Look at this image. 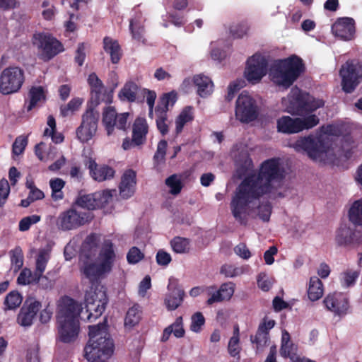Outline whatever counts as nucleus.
<instances>
[{
  "label": "nucleus",
  "mask_w": 362,
  "mask_h": 362,
  "mask_svg": "<svg viewBox=\"0 0 362 362\" xmlns=\"http://www.w3.org/2000/svg\"><path fill=\"white\" fill-rule=\"evenodd\" d=\"M170 244L172 250L177 254L187 253L190 250V240L186 238L175 236Z\"/></svg>",
  "instance_id": "ea45409f"
},
{
  "label": "nucleus",
  "mask_w": 362,
  "mask_h": 362,
  "mask_svg": "<svg viewBox=\"0 0 362 362\" xmlns=\"http://www.w3.org/2000/svg\"><path fill=\"white\" fill-rule=\"evenodd\" d=\"M194 119L193 108L186 106L175 119V133L179 134L182 132L184 126Z\"/></svg>",
  "instance_id": "e433bc0d"
},
{
  "label": "nucleus",
  "mask_w": 362,
  "mask_h": 362,
  "mask_svg": "<svg viewBox=\"0 0 362 362\" xmlns=\"http://www.w3.org/2000/svg\"><path fill=\"white\" fill-rule=\"evenodd\" d=\"M193 81L197 88V93L200 97H207L213 92L214 84L208 76L202 74L197 75L194 77Z\"/></svg>",
  "instance_id": "72a5a7b5"
},
{
  "label": "nucleus",
  "mask_w": 362,
  "mask_h": 362,
  "mask_svg": "<svg viewBox=\"0 0 362 362\" xmlns=\"http://www.w3.org/2000/svg\"><path fill=\"white\" fill-rule=\"evenodd\" d=\"M28 144V138L24 136H18L12 146V153L14 155L18 156L23 153Z\"/></svg>",
  "instance_id": "bf43d9fd"
},
{
  "label": "nucleus",
  "mask_w": 362,
  "mask_h": 362,
  "mask_svg": "<svg viewBox=\"0 0 362 362\" xmlns=\"http://www.w3.org/2000/svg\"><path fill=\"white\" fill-rule=\"evenodd\" d=\"M334 35L343 40H351L355 34V21L350 17H341L337 19L332 26Z\"/></svg>",
  "instance_id": "412c9836"
},
{
  "label": "nucleus",
  "mask_w": 362,
  "mask_h": 362,
  "mask_svg": "<svg viewBox=\"0 0 362 362\" xmlns=\"http://www.w3.org/2000/svg\"><path fill=\"white\" fill-rule=\"evenodd\" d=\"M156 260L158 265L166 267L172 261L171 255L163 250H159L156 255Z\"/></svg>",
  "instance_id": "338daca9"
},
{
  "label": "nucleus",
  "mask_w": 362,
  "mask_h": 362,
  "mask_svg": "<svg viewBox=\"0 0 362 362\" xmlns=\"http://www.w3.org/2000/svg\"><path fill=\"white\" fill-rule=\"evenodd\" d=\"M41 278L47 279L46 276L38 274L36 270L33 272L30 269L24 268L18 276L17 282L21 285L37 284Z\"/></svg>",
  "instance_id": "4c0bfd02"
},
{
  "label": "nucleus",
  "mask_w": 362,
  "mask_h": 362,
  "mask_svg": "<svg viewBox=\"0 0 362 362\" xmlns=\"http://www.w3.org/2000/svg\"><path fill=\"white\" fill-rule=\"evenodd\" d=\"M136 173L133 170H127L121 178L119 194L124 199L131 197L135 192Z\"/></svg>",
  "instance_id": "393cba45"
},
{
  "label": "nucleus",
  "mask_w": 362,
  "mask_h": 362,
  "mask_svg": "<svg viewBox=\"0 0 362 362\" xmlns=\"http://www.w3.org/2000/svg\"><path fill=\"white\" fill-rule=\"evenodd\" d=\"M205 324V318L201 312H197L191 317L190 329L196 333L202 331Z\"/></svg>",
  "instance_id": "5fc2aeb1"
},
{
  "label": "nucleus",
  "mask_w": 362,
  "mask_h": 362,
  "mask_svg": "<svg viewBox=\"0 0 362 362\" xmlns=\"http://www.w3.org/2000/svg\"><path fill=\"white\" fill-rule=\"evenodd\" d=\"M112 198L110 190L95 192L92 194L78 196L75 202L76 206L83 209L95 210L104 207Z\"/></svg>",
  "instance_id": "dca6fc26"
},
{
  "label": "nucleus",
  "mask_w": 362,
  "mask_h": 362,
  "mask_svg": "<svg viewBox=\"0 0 362 362\" xmlns=\"http://www.w3.org/2000/svg\"><path fill=\"white\" fill-rule=\"evenodd\" d=\"M107 298L105 291H90L85 294L86 308L89 313L88 319H97L105 311L107 303Z\"/></svg>",
  "instance_id": "f3484780"
},
{
  "label": "nucleus",
  "mask_w": 362,
  "mask_h": 362,
  "mask_svg": "<svg viewBox=\"0 0 362 362\" xmlns=\"http://www.w3.org/2000/svg\"><path fill=\"white\" fill-rule=\"evenodd\" d=\"M155 112L156 115V126L160 132V133L165 136L168 133L169 128L168 124H167L168 120V115L167 112L164 111H157L156 109H155Z\"/></svg>",
  "instance_id": "a18cd8bd"
},
{
  "label": "nucleus",
  "mask_w": 362,
  "mask_h": 362,
  "mask_svg": "<svg viewBox=\"0 0 362 362\" xmlns=\"http://www.w3.org/2000/svg\"><path fill=\"white\" fill-rule=\"evenodd\" d=\"M323 303L328 310L339 316L346 315L350 308L347 295L341 292L329 293L324 298Z\"/></svg>",
  "instance_id": "6ab92c4d"
},
{
  "label": "nucleus",
  "mask_w": 362,
  "mask_h": 362,
  "mask_svg": "<svg viewBox=\"0 0 362 362\" xmlns=\"http://www.w3.org/2000/svg\"><path fill=\"white\" fill-rule=\"evenodd\" d=\"M40 219V216L37 214L25 216L19 221L18 229L22 232L27 231L32 225L38 223Z\"/></svg>",
  "instance_id": "6e6d98bb"
},
{
  "label": "nucleus",
  "mask_w": 362,
  "mask_h": 362,
  "mask_svg": "<svg viewBox=\"0 0 362 362\" xmlns=\"http://www.w3.org/2000/svg\"><path fill=\"white\" fill-rule=\"evenodd\" d=\"M30 103L27 110H32L38 102L45 100L46 95L42 86H33L29 90Z\"/></svg>",
  "instance_id": "58836bf2"
},
{
  "label": "nucleus",
  "mask_w": 362,
  "mask_h": 362,
  "mask_svg": "<svg viewBox=\"0 0 362 362\" xmlns=\"http://www.w3.org/2000/svg\"><path fill=\"white\" fill-rule=\"evenodd\" d=\"M272 204L269 202L259 204L258 206V216L259 218L264 222L269 221L272 214Z\"/></svg>",
  "instance_id": "680f3d73"
},
{
  "label": "nucleus",
  "mask_w": 362,
  "mask_h": 362,
  "mask_svg": "<svg viewBox=\"0 0 362 362\" xmlns=\"http://www.w3.org/2000/svg\"><path fill=\"white\" fill-rule=\"evenodd\" d=\"M140 320L141 311L139 310V306L134 305L127 310L124 319V325L125 326L132 327L137 325Z\"/></svg>",
  "instance_id": "37998d69"
},
{
  "label": "nucleus",
  "mask_w": 362,
  "mask_h": 362,
  "mask_svg": "<svg viewBox=\"0 0 362 362\" xmlns=\"http://www.w3.org/2000/svg\"><path fill=\"white\" fill-rule=\"evenodd\" d=\"M296 347L294 344L291 341L290 334L288 332L284 331L281 337V344L280 347V355L283 358H289L291 361L295 362L296 360Z\"/></svg>",
  "instance_id": "473e14b6"
},
{
  "label": "nucleus",
  "mask_w": 362,
  "mask_h": 362,
  "mask_svg": "<svg viewBox=\"0 0 362 362\" xmlns=\"http://www.w3.org/2000/svg\"><path fill=\"white\" fill-rule=\"evenodd\" d=\"M286 177L280 159L272 158L264 160L257 175H250L238 185L233 197L230 207L235 219L241 225L248 222V208L254 200L264 195L276 199L285 197L279 189L283 187Z\"/></svg>",
  "instance_id": "f257e3e1"
},
{
  "label": "nucleus",
  "mask_w": 362,
  "mask_h": 362,
  "mask_svg": "<svg viewBox=\"0 0 362 362\" xmlns=\"http://www.w3.org/2000/svg\"><path fill=\"white\" fill-rule=\"evenodd\" d=\"M170 293L166 295L165 298V305L168 310H175L182 303L185 292L182 289L179 288L176 283L170 282L168 286Z\"/></svg>",
  "instance_id": "a878e982"
},
{
  "label": "nucleus",
  "mask_w": 362,
  "mask_h": 362,
  "mask_svg": "<svg viewBox=\"0 0 362 362\" xmlns=\"http://www.w3.org/2000/svg\"><path fill=\"white\" fill-rule=\"evenodd\" d=\"M100 237L96 233L88 235L82 243L80 253V258L87 261L95 257L98 246Z\"/></svg>",
  "instance_id": "bb28decb"
},
{
  "label": "nucleus",
  "mask_w": 362,
  "mask_h": 362,
  "mask_svg": "<svg viewBox=\"0 0 362 362\" xmlns=\"http://www.w3.org/2000/svg\"><path fill=\"white\" fill-rule=\"evenodd\" d=\"M88 83L90 86L91 99L94 100L96 106L102 101H105L106 103H110L112 102V100L108 95L106 97V100L100 98V95L104 90V86L102 81L98 77L95 73H91L88 76Z\"/></svg>",
  "instance_id": "cd10ccee"
},
{
  "label": "nucleus",
  "mask_w": 362,
  "mask_h": 362,
  "mask_svg": "<svg viewBox=\"0 0 362 362\" xmlns=\"http://www.w3.org/2000/svg\"><path fill=\"white\" fill-rule=\"evenodd\" d=\"M129 116L128 112L118 114L112 106L105 107L102 113V123L107 134L108 136L112 135L115 128L125 131Z\"/></svg>",
  "instance_id": "2eb2a0df"
},
{
  "label": "nucleus",
  "mask_w": 362,
  "mask_h": 362,
  "mask_svg": "<svg viewBox=\"0 0 362 362\" xmlns=\"http://www.w3.org/2000/svg\"><path fill=\"white\" fill-rule=\"evenodd\" d=\"M148 126L144 118L138 117L132 127V139L134 146H141L146 141Z\"/></svg>",
  "instance_id": "c85d7f7f"
},
{
  "label": "nucleus",
  "mask_w": 362,
  "mask_h": 362,
  "mask_svg": "<svg viewBox=\"0 0 362 362\" xmlns=\"http://www.w3.org/2000/svg\"><path fill=\"white\" fill-rule=\"evenodd\" d=\"M305 66L302 59L292 55L284 59L274 61L269 69L271 80L284 88H289L304 72Z\"/></svg>",
  "instance_id": "20e7f679"
},
{
  "label": "nucleus",
  "mask_w": 362,
  "mask_h": 362,
  "mask_svg": "<svg viewBox=\"0 0 362 362\" xmlns=\"http://www.w3.org/2000/svg\"><path fill=\"white\" fill-rule=\"evenodd\" d=\"M74 204L70 209L60 214L57 224L63 230L76 229L82 226L89 223L93 218L90 211L78 210Z\"/></svg>",
  "instance_id": "1a4fd4ad"
},
{
  "label": "nucleus",
  "mask_w": 362,
  "mask_h": 362,
  "mask_svg": "<svg viewBox=\"0 0 362 362\" xmlns=\"http://www.w3.org/2000/svg\"><path fill=\"white\" fill-rule=\"evenodd\" d=\"M323 291L322 281L317 276L310 277L308 289L309 299L312 301L317 300L322 296Z\"/></svg>",
  "instance_id": "c9c22d12"
},
{
  "label": "nucleus",
  "mask_w": 362,
  "mask_h": 362,
  "mask_svg": "<svg viewBox=\"0 0 362 362\" xmlns=\"http://www.w3.org/2000/svg\"><path fill=\"white\" fill-rule=\"evenodd\" d=\"M168 143L165 140H160L157 145V150L154 154L155 162L159 163L165 160Z\"/></svg>",
  "instance_id": "0e129e2a"
},
{
  "label": "nucleus",
  "mask_w": 362,
  "mask_h": 362,
  "mask_svg": "<svg viewBox=\"0 0 362 362\" xmlns=\"http://www.w3.org/2000/svg\"><path fill=\"white\" fill-rule=\"evenodd\" d=\"M267 71V59L261 54L256 53L247 59L244 76L249 83L256 84L262 80Z\"/></svg>",
  "instance_id": "4468645a"
},
{
  "label": "nucleus",
  "mask_w": 362,
  "mask_h": 362,
  "mask_svg": "<svg viewBox=\"0 0 362 362\" xmlns=\"http://www.w3.org/2000/svg\"><path fill=\"white\" fill-rule=\"evenodd\" d=\"M235 284L233 282H226L221 285L219 289L214 293L207 300L208 305H212L216 302L223 300H229L235 291Z\"/></svg>",
  "instance_id": "7c9ffc66"
},
{
  "label": "nucleus",
  "mask_w": 362,
  "mask_h": 362,
  "mask_svg": "<svg viewBox=\"0 0 362 362\" xmlns=\"http://www.w3.org/2000/svg\"><path fill=\"white\" fill-rule=\"evenodd\" d=\"M361 233L355 228L341 224L336 231L335 241L339 246L348 247L361 243Z\"/></svg>",
  "instance_id": "aec40b11"
},
{
  "label": "nucleus",
  "mask_w": 362,
  "mask_h": 362,
  "mask_svg": "<svg viewBox=\"0 0 362 362\" xmlns=\"http://www.w3.org/2000/svg\"><path fill=\"white\" fill-rule=\"evenodd\" d=\"M11 262L18 269L22 267L23 264V254L20 247H16L10 251Z\"/></svg>",
  "instance_id": "13d9d810"
},
{
  "label": "nucleus",
  "mask_w": 362,
  "mask_h": 362,
  "mask_svg": "<svg viewBox=\"0 0 362 362\" xmlns=\"http://www.w3.org/2000/svg\"><path fill=\"white\" fill-rule=\"evenodd\" d=\"M300 122V118L283 116L277 120L278 132L288 134L298 133L301 132Z\"/></svg>",
  "instance_id": "c756f323"
},
{
  "label": "nucleus",
  "mask_w": 362,
  "mask_h": 362,
  "mask_svg": "<svg viewBox=\"0 0 362 362\" xmlns=\"http://www.w3.org/2000/svg\"><path fill=\"white\" fill-rule=\"evenodd\" d=\"M349 221L356 226H362V198L354 201L348 211Z\"/></svg>",
  "instance_id": "f704fd0d"
},
{
  "label": "nucleus",
  "mask_w": 362,
  "mask_h": 362,
  "mask_svg": "<svg viewBox=\"0 0 362 362\" xmlns=\"http://www.w3.org/2000/svg\"><path fill=\"white\" fill-rule=\"evenodd\" d=\"M89 340L84 347V357L91 362L107 359L114 353L115 344L107 329L106 320L88 326Z\"/></svg>",
  "instance_id": "7ed1b4c3"
},
{
  "label": "nucleus",
  "mask_w": 362,
  "mask_h": 362,
  "mask_svg": "<svg viewBox=\"0 0 362 362\" xmlns=\"http://www.w3.org/2000/svg\"><path fill=\"white\" fill-rule=\"evenodd\" d=\"M100 113L93 105H88L81 115L80 125L76 129L77 139L83 143H88L96 134Z\"/></svg>",
  "instance_id": "6e6552de"
},
{
  "label": "nucleus",
  "mask_w": 362,
  "mask_h": 362,
  "mask_svg": "<svg viewBox=\"0 0 362 362\" xmlns=\"http://www.w3.org/2000/svg\"><path fill=\"white\" fill-rule=\"evenodd\" d=\"M81 305L72 298H60L57 308L58 334L59 340L65 344L74 342L80 331L79 317Z\"/></svg>",
  "instance_id": "f03ea898"
},
{
  "label": "nucleus",
  "mask_w": 362,
  "mask_h": 362,
  "mask_svg": "<svg viewBox=\"0 0 362 362\" xmlns=\"http://www.w3.org/2000/svg\"><path fill=\"white\" fill-rule=\"evenodd\" d=\"M103 49L106 53L110 54L112 64H117L120 61L122 52L117 40L106 36L103 38Z\"/></svg>",
  "instance_id": "2f4dec72"
},
{
  "label": "nucleus",
  "mask_w": 362,
  "mask_h": 362,
  "mask_svg": "<svg viewBox=\"0 0 362 362\" xmlns=\"http://www.w3.org/2000/svg\"><path fill=\"white\" fill-rule=\"evenodd\" d=\"M41 306V303L38 300L33 299L26 300L18 315V322L21 326H30Z\"/></svg>",
  "instance_id": "4be33fe9"
},
{
  "label": "nucleus",
  "mask_w": 362,
  "mask_h": 362,
  "mask_svg": "<svg viewBox=\"0 0 362 362\" xmlns=\"http://www.w3.org/2000/svg\"><path fill=\"white\" fill-rule=\"evenodd\" d=\"M144 252H142L139 247L133 246L129 250L127 254V260L130 264H136L144 259Z\"/></svg>",
  "instance_id": "864d4df0"
},
{
  "label": "nucleus",
  "mask_w": 362,
  "mask_h": 362,
  "mask_svg": "<svg viewBox=\"0 0 362 362\" xmlns=\"http://www.w3.org/2000/svg\"><path fill=\"white\" fill-rule=\"evenodd\" d=\"M25 82L24 71L18 66H8L0 74V93L11 95L18 92Z\"/></svg>",
  "instance_id": "9b49d317"
},
{
  "label": "nucleus",
  "mask_w": 362,
  "mask_h": 362,
  "mask_svg": "<svg viewBox=\"0 0 362 362\" xmlns=\"http://www.w3.org/2000/svg\"><path fill=\"white\" fill-rule=\"evenodd\" d=\"M220 272L226 277L233 278L243 274L244 273V269L243 267H238L233 264H225L221 267Z\"/></svg>",
  "instance_id": "3c124183"
},
{
  "label": "nucleus",
  "mask_w": 362,
  "mask_h": 362,
  "mask_svg": "<svg viewBox=\"0 0 362 362\" xmlns=\"http://www.w3.org/2000/svg\"><path fill=\"white\" fill-rule=\"evenodd\" d=\"M341 89L345 93H352L362 81V63L348 60L339 71Z\"/></svg>",
  "instance_id": "9d476101"
},
{
  "label": "nucleus",
  "mask_w": 362,
  "mask_h": 362,
  "mask_svg": "<svg viewBox=\"0 0 362 362\" xmlns=\"http://www.w3.org/2000/svg\"><path fill=\"white\" fill-rule=\"evenodd\" d=\"M287 112L291 115L305 116L324 105L322 100H316L298 87L292 88L287 96Z\"/></svg>",
  "instance_id": "423d86ee"
},
{
  "label": "nucleus",
  "mask_w": 362,
  "mask_h": 362,
  "mask_svg": "<svg viewBox=\"0 0 362 362\" xmlns=\"http://www.w3.org/2000/svg\"><path fill=\"white\" fill-rule=\"evenodd\" d=\"M86 47L83 42L78 45L77 49L75 53L74 60L78 66H81L86 59Z\"/></svg>",
  "instance_id": "774afa93"
},
{
  "label": "nucleus",
  "mask_w": 362,
  "mask_h": 362,
  "mask_svg": "<svg viewBox=\"0 0 362 362\" xmlns=\"http://www.w3.org/2000/svg\"><path fill=\"white\" fill-rule=\"evenodd\" d=\"M65 181L62 178L55 177L49 180V186L52 189V198L54 201H59L64 198L62 189L65 186Z\"/></svg>",
  "instance_id": "a19ab883"
},
{
  "label": "nucleus",
  "mask_w": 362,
  "mask_h": 362,
  "mask_svg": "<svg viewBox=\"0 0 362 362\" xmlns=\"http://www.w3.org/2000/svg\"><path fill=\"white\" fill-rule=\"evenodd\" d=\"M259 110L256 100L247 91H243L238 95L235 103V115L240 122L247 124L256 120Z\"/></svg>",
  "instance_id": "f8f14e48"
},
{
  "label": "nucleus",
  "mask_w": 362,
  "mask_h": 362,
  "mask_svg": "<svg viewBox=\"0 0 362 362\" xmlns=\"http://www.w3.org/2000/svg\"><path fill=\"white\" fill-rule=\"evenodd\" d=\"M32 42L37 49L39 59L45 62L50 61L64 50V45L59 40L46 33H35Z\"/></svg>",
  "instance_id": "0eeeda50"
},
{
  "label": "nucleus",
  "mask_w": 362,
  "mask_h": 362,
  "mask_svg": "<svg viewBox=\"0 0 362 362\" xmlns=\"http://www.w3.org/2000/svg\"><path fill=\"white\" fill-rule=\"evenodd\" d=\"M10 186L9 183L5 178L0 180V207L3 206L9 195Z\"/></svg>",
  "instance_id": "e2e57ef3"
},
{
  "label": "nucleus",
  "mask_w": 362,
  "mask_h": 362,
  "mask_svg": "<svg viewBox=\"0 0 362 362\" xmlns=\"http://www.w3.org/2000/svg\"><path fill=\"white\" fill-rule=\"evenodd\" d=\"M115 257L113 243L110 240H105L99 254L100 263L84 262L81 270L86 277L93 282L112 270Z\"/></svg>",
  "instance_id": "39448f33"
},
{
  "label": "nucleus",
  "mask_w": 362,
  "mask_h": 362,
  "mask_svg": "<svg viewBox=\"0 0 362 362\" xmlns=\"http://www.w3.org/2000/svg\"><path fill=\"white\" fill-rule=\"evenodd\" d=\"M249 30V25L247 22L243 21L230 27V33L233 38H242L245 35Z\"/></svg>",
  "instance_id": "603ef678"
},
{
  "label": "nucleus",
  "mask_w": 362,
  "mask_h": 362,
  "mask_svg": "<svg viewBox=\"0 0 362 362\" xmlns=\"http://www.w3.org/2000/svg\"><path fill=\"white\" fill-rule=\"evenodd\" d=\"M293 148L298 152H305L310 159L315 161H321L327 153L325 141L313 135L300 138L293 144Z\"/></svg>",
  "instance_id": "ddd939ff"
},
{
  "label": "nucleus",
  "mask_w": 362,
  "mask_h": 362,
  "mask_svg": "<svg viewBox=\"0 0 362 362\" xmlns=\"http://www.w3.org/2000/svg\"><path fill=\"white\" fill-rule=\"evenodd\" d=\"M241 346H240V338L230 337L228 344V351L230 356L240 359Z\"/></svg>",
  "instance_id": "4d7b16f0"
},
{
  "label": "nucleus",
  "mask_w": 362,
  "mask_h": 362,
  "mask_svg": "<svg viewBox=\"0 0 362 362\" xmlns=\"http://www.w3.org/2000/svg\"><path fill=\"white\" fill-rule=\"evenodd\" d=\"M165 185L170 189V192L173 195L180 193L183 185L176 174L169 176L165 181Z\"/></svg>",
  "instance_id": "de8ad7c7"
},
{
  "label": "nucleus",
  "mask_w": 362,
  "mask_h": 362,
  "mask_svg": "<svg viewBox=\"0 0 362 362\" xmlns=\"http://www.w3.org/2000/svg\"><path fill=\"white\" fill-rule=\"evenodd\" d=\"M300 126L301 127V131H303L315 127L319 123L320 119L315 115H310L303 119L300 118Z\"/></svg>",
  "instance_id": "052dcab7"
},
{
  "label": "nucleus",
  "mask_w": 362,
  "mask_h": 362,
  "mask_svg": "<svg viewBox=\"0 0 362 362\" xmlns=\"http://www.w3.org/2000/svg\"><path fill=\"white\" fill-rule=\"evenodd\" d=\"M129 28L134 40L143 43L145 42V39L144 37V28L143 26L134 25L133 21H131Z\"/></svg>",
  "instance_id": "69168bd1"
},
{
  "label": "nucleus",
  "mask_w": 362,
  "mask_h": 362,
  "mask_svg": "<svg viewBox=\"0 0 362 362\" xmlns=\"http://www.w3.org/2000/svg\"><path fill=\"white\" fill-rule=\"evenodd\" d=\"M360 272L352 269L344 271L342 275L341 284L344 287H350L355 284L356 279L358 278Z\"/></svg>",
  "instance_id": "8fccbe9b"
},
{
  "label": "nucleus",
  "mask_w": 362,
  "mask_h": 362,
  "mask_svg": "<svg viewBox=\"0 0 362 362\" xmlns=\"http://www.w3.org/2000/svg\"><path fill=\"white\" fill-rule=\"evenodd\" d=\"M177 93L175 91H171L165 93L160 99L156 109L157 111H164L168 112V107L173 106L177 100Z\"/></svg>",
  "instance_id": "c03bdc74"
},
{
  "label": "nucleus",
  "mask_w": 362,
  "mask_h": 362,
  "mask_svg": "<svg viewBox=\"0 0 362 362\" xmlns=\"http://www.w3.org/2000/svg\"><path fill=\"white\" fill-rule=\"evenodd\" d=\"M22 302V297L18 291H13L8 293L4 300L6 309L12 310L18 308Z\"/></svg>",
  "instance_id": "09e8293b"
},
{
  "label": "nucleus",
  "mask_w": 362,
  "mask_h": 362,
  "mask_svg": "<svg viewBox=\"0 0 362 362\" xmlns=\"http://www.w3.org/2000/svg\"><path fill=\"white\" fill-rule=\"evenodd\" d=\"M141 89L133 81H127L118 93V98L121 101L128 103H142L144 95L140 96Z\"/></svg>",
  "instance_id": "b1692460"
},
{
  "label": "nucleus",
  "mask_w": 362,
  "mask_h": 362,
  "mask_svg": "<svg viewBox=\"0 0 362 362\" xmlns=\"http://www.w3.org/2000/svg\"><path fill=\"white\" fill-rule=\"evenodd\" d=\"M50 259V254L48 250L40 249L36 257L35 270L41 276L45 271L47 264Z\"/></svg>",
  "instance_id": "79ce46f5"
},
{
  "label": "nucleus",
  "mask_w": 362,
  "mask_h": 362,
  "mask_svg": "<svg viewBox=\"0 0 362 362\" xmlns=\"http://www.w3.org/2000/svg\"><path fill=\"white\" fill-rule=\"evenodd\" d=\"M91 177L97 182H103L114 177L115 170L107 165H98L94 160L89 159L88 163Z\"/></svg>",
  "instance_id": "5701e85b"
},
{
  "label": "nucleus",
  "mask_w": 362,
  "mask_h": 362,
  "mask_svg": "<svg viewBox=\"0 0 362 362\" xmlns=\"http://www.w3.org/2000/svg\"><path fill=\"white\" fill-rule=\"evenodd\" d=\"M83 103V100L80 98H72L66 105H62L60 112L62 116L67 117L70 113L77 111Z\"/></svg>",
  "instance_id": "49530a36"
},
{
  "label": "nucleus",
  "mask_w": 362,
  "mask_h": 362,
  "mask_svg": "<svg viewBox=\"0 0 362 362\" xmlns=\"http://www.w3.org/2000/svg\"><path fill=\"white\" fill-rule=\"evenodd\" d=\"M274 320L264 317L259 323L255 335L250 336V341L255 346L256 351H262L270 342L271 329L275 326Z\"/></svg>",
  "instance_id": "a211bd4d"
}]
</instances>
